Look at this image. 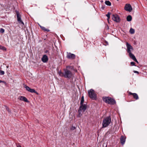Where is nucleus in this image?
<instances>
[{"label": "nucleus", "instance_id": "obj_1", "mask_svg": "<svg viewBox=\"0 0 147 147\" xmlns=\"http://www.w3.org/2000/svg\"><path fill=\"white\" fill-rule=\"evenodd\" d=\"M111 122V119L110 117H108L104 118L102 121V127H107Z\"/></svg>", "mask_w": 147, "mask_h": 147}, {"label": "nucleus", "instance_id": "obj_2", "mask_svg": "<svg viewBox=\"0 0 147 147\" xmlns=\"http://www.w3.org/2000/svg\"><path fill=\"white\" fill-rule=\"evenodd\" d=\"M126 46L127 49V52L128 53L130 57L134 55L131 53V52L133 51L134 49L132 47L129 43L127 42Z\"/></svg>", "mask_w": 147, "mask_h": 147}, {"label": "nucleus", "instance_id": "obj_3", "mask_svg": "<svg viewBox=\"0 0 147 147\" xmlns=\"http://www.w3.org/2000/svg\"><path fill=\"white\" fill-rule=\"evenodd\" d=\"M103 100L105 102L111 105H114L115 103V100L110 97H103Z\"/></svg>", "mask_w": 147, "mask_h": 147}, {"label": "nucleus", "instance_id": "obj_4", "mask_svg": "<svg viewBox=\"0 0 147 147\" xmlns=\"http://www.w3.org/2000/svg\"><path fill=\"white\" fill-rule=\"evenodd\" d=\"M89 97L92 99H95L96 97V94L95 93L94 90L93 89H90L88 91Z\"/></svg>", "mask_w": 147, "mask_h": 147}, {"label": "nucleus", "instance_id": "obj_5", "mask_svg": "<svg viewBox=\"0 0 147 147\" xmlns=\"http://www.w3.org/2000/svg\"><path fill=\"white\" fill-rule=\"evenodd\" d=\"M72 73L69 70L67 69L65 70L63 76L65 78H70L72 76Z\"/></svg>", "mask_w": 147, "mask_h": 147}, {"label": "nucleus", "instance_id": "obj_6", "mask_svg": "<svg viewBox=\"0 0 147 147\" xmlns=\"http://www.w3.org/2000/svg\"><path fill=\"white\" fill-rule=\"evenodd\" d=\"M124 9L127 11L131 12L132 10V8L130 4H126L125 6Z\"/></svg>", "mask_w": 147, "mask_h": 147}, {"label": "nucleus", "instance_id": "obj_7", "mask_svg": "<svg viewBox=\"0 0 147 147\" xmlns=\"http://www.w3.org/2000/svg\"><path fill=\"white\" fill-rule=\"evenodd\" d=\"M112 20L117 22H119L120 19L119 16L117 14H113L112 16Z\"/></svg>", "mask_w": 147, "mask_h": 147}, {"label": "nucleus", "instance_id": "obj_8", "mask_svg": "<svg viewBox=\"0 0 147 147\" xmlns=\"http://www.w3.org/2000/svg\"><path fill=\"white\" fill-rule=\"evenodd\" d=\"M16 12L17 16L18 21L20 23H21L23 25H24V23L21 20V16H20L19 12L18 11H16Z\"/></svg>", "mask_w": 147, "mask_h": 147}, {"label": "nucleus", "instance_id": "obj_9", "mask_svg": "<svg viewBox=\"0 0 147 147\" xmlns=\"http://www.w3.org/2000/svg\"><path fill=\"white\" fill-rule=\"evenodd\" d=\"M24 87L26 88V90L28 92L31 93H35L37 94H38L34 89L30 88L29 87L27 86L26 85L24 86Z\"/></svg>", "mask_w": 147, "mask_h": 147}, {"label": "nucleus", "instance_id": "obj_10", "mask_svg": "<svg viewBox=\"0 0 147 147\" xmlns=\"http://www.w3.org/2000/svg\"><path fill=\"white\" fill-rule=\"evenodd\" d=\"M87 108L86 105L85 104H82L81 105L80 107V108L79 110L81 111H83L84 112L86 109Z\"/></svg>", "mask_w": 147, "mask_h": 147}, {"label": "nucleus", "instance_id": "obj_11", "mask_svg": "<svg viewBox=\"0 0 147 147\" xmlns=\"http://www.w3.org/2000/svg\"><path fill=\"white\" fill-rule=\"evenodd\" d=\"M67 57L69 59H73L75 58V55L70 53H67Z\"/></svg>", "mask_w": 147, "mask_h": 147}, {"label": "nucleus", "instance_id": "obj_12", "mask_svg": "<svg viewBox=\"0 0 147 147\" xmlns=\"http://www.w3.org/2000/svg\"><path fill=\"white\" fill-rule=\"evenodd\" d=\"M48 60V57L46 55H43L42 58V61L44 63L47 62Z\"/></svg>", "mask_w": 147, "mask_h": 147}, {"label": "nucleus", "instance_id": "obj_13", "mask_svg": "<svg viewBox=\"0 0 147 147\" xmlns=\"http://www.w3.org/2000/svg\"><path fill=\"white\" fill-rule=\"evenodd\" d=\"M18 99L21 100L25 102H28V99L25 97L22 96H19L18 98Z\"/></svg>", "mask_w": 147, "mask_h": 147}, {"label": "nucleus", "instance_id": "obj_14", "mask_svg": "<svg viewBox=\"0 0 147 147\" xmlns=\"http://www.w3.org/2000/svg\"><path fill=\"white\" fill-rule=\"evenodd\" d=\"M129 93L131 95H132L134 98L137 100L138 99V96L137 94L135 93H132L130 92Z\"/></svg>", "mask_w": 147, "mask_h": 147}, {"label": "nucleus", "instance_id": "obj_15", "mask_svg": "<svg viewBox=\"0 0 147 147\" xmlns=\"http://www.w3.org/2000/svg\"><path fill=\"white\" fill-rule=\"evenodd\" d=\"M120 140L121 144L123 145L124 144L125 142V138L123 136H122L120 138Z\"/></svg>", "mask_w": 147, "mask_h": 147}, {"label": "nucleus", "instance_id": "obj_16", "mask_svg": "<svg viewBox=\"0 0 147 147\" xmlns=\"http://www.w3.org/2000/svg\"><path fill=\"white\" fill-rule=\"evenodd\" d=\"M127 21L129 22L131 21L132 20V17L131 16L129 15L127 17Z\"/></svg>", "mask_w": 147, "mask_h": 147}, {"label": "nucleus", "instance_id": "obj_17", "mask_svg": "<svg viewBox=\"0 0 147 147\" xmlns=\"http://www.w3.org/2000/svg\"><path fill=\"white\" fill-rule=\"evenodd\" d=\"M134 61H135L137 63H138V62L136 59L134 55L130 57Z\"/></svg>", "mask_w": 147, "mask_h": 147}, {"label": "nucleus", "instance_id": "obj_18", "mask_svg": "<svg viewBox=\"0 0 147 147\" xmlns=\"http://www.w3.org/2000/svg\"><path fill=\"white\" fill-rule=\"evenodd\" d=\"M105 4L107 5L110 6L111 5V3L109 1H107L105 2Z\"/></svg>", "mask_w": 147, "mask_h": 147}, {"label": "nucleus", "instance_id": "obj_19", "mask_svg": "<svg viewBox=\"0 0 147 147\" xmlns=\"http://www.w3.org/2000/svg\"><path fill=\"white\" fill-rule=\"evenodd\" d=\"M129 32L131 34H133L134 33V30L132 28H131L129 30Z\"/></svg>", "mask_w": 147, "mask_h": 147}, {"label": "nucleus", "instance_id": "obj_20", "mask_svg": "<svg viewBox=\"0 0 147 147\" xmlns=\"http://www.w3.org/2000/svg\"><path fill=\"white\" fill-rule=\"evenodd\" d=\"M84 96H82L81 99V102H80V104H84L83 103L84 102Z\"/></svg>", "mask_w": 147, "mask_h": 147}, {"label": "nucleus", "instance_id": "obj_21", "mask_svg": "<svg viewBox=\"0 0 147 147\" xmlns=\"http://www.w3.org/2000/svg\"><path fill=\"white\" fill-rule=\"evenodd\" d=\"M81 111H80L79 110H78V112L79 113V114L78 115V117H80L82 115V114L81 113Z\"/></svg>", "mask_w": 147, "mask_h": 147}, {"label": "nucleus", "instance_id": "obj_22", "mask_svg": "<svg viewBox=\"0 0 147 147\" xmlns=\"http://www.w3.org/2000/svg\"><path fill=\"white\" fill-rule=\"evenodd\" d=\"M106 16L108 17L107 20L109 22V20L110 18V13H108L106 15Z\"/></svg>", "mask_w": 147, "mask_h": 147}, {"label": "nucleus", "instance_id": "obj_23", "mask_svg": "<svg viewBox=\"0 0 147 147\" xmlns=\"http://www.w3.org/2000/svg\"><path fill=\"white\" fill-rule=\"evenodd\" d=\"M41 28L42 29V30H44L45 31H46L48 32L49 31V30L45 28L44 27L42 26V27H41Z\"/></svg>", "mask_w": 147, "mask_h": 147}, {"label": "nucleus", "instance_id": "obj_24", "mask_svg": "<svg viewBox=\"0 0 147 147\" xmlns=\"http://www.w3.org/2000/svg\"><path fill=\"white\" fill-rule=\"evenodd\" d=\"M4 72L2 70L0 71V74L1 75H3L4 74Z\"/></svg>", "mask_w": 147, "mask_h": 147}, {"label": "nucleus", "instance_id": "obj_25", "mask_svg": "<svg viewBox=\"0 0 147 147\" xmlns=\"http://www.w3.org/2000/svg\"><path fill=\"white\" fill-rule=\"evenodd\" d=\"M0 32L1 33H3L4 32V30L2 28H1L0 30Z\"/></svg>", "mask_w": 147, "mask_h": 147}, {"label": "nucleus", "instance_id": "obj_26", "mask_svg": "<svg viewBox=\"0 0 147 147\" xmlns=\"http://www.w3.org/2000/svg\"><path fill=\"white\" fill-rule=\"evenodd\" d=\"M59 74L60 76H63L64 73H62L60 71L59 72Z\"/></svg>", "mask_w": 147, "mask_h": 147}, {"label": "nucleus", "instance_id": "obj_27", "mask_svg": "<svg viewBox=\"0 0 147 147\" xmlns=\"http://www.w3.org/2000/svg\"><path fill=\"white\" fill-rule=\"evenodd\" d=\"M0 83H3L5 85H6V84H7L6 82H5L4 81H2V80H0Z\"/></svg>", "mask_w": 147, "mask_h": 147}, {"label": "nucleus", "instance_id": "obj_28", "mask_svg": "<svg viewBox=\"0 0 147 147\" xmlns=\"http://www.w3.org/2000/svg\"><path fill=\"white\" fill-rule=\"evenodd\" d=\"M1 49H2L3 50H6V49L5 47H3V46H1Z\"/></svg>", "mask_w": 147, "mask_h": 147}, {"label": "nucleus", "instance_id": "obj_29", "mask_svg": "<svg viewBox=\"0 0 147 147\" xmlns=\"http://www.w3.org/2000/svg\"><path fill=\"white\" fill-rule=\"evenodd\" d=\"M131 65H135V63L133 62H131L130 63Z\"/></svg>", "mask_w": 147, "mask_h": 147}, {"label": "nucleus", "instance_id": "obj_30", "mask_svg": "<svg viewBox=\"0 0 147 147\" xmlns=\"http://www.w3.org/2000/svg\"><path fill=\"white\" fill-rule=\"evenodd\" d=\"M134 73H137V74H138L139 73V72L138 71H134Z\"/></svg>", "mask_w": 147, "mask_h": 147}, {"label": "nucleus", "instance_id": "obj_31", "mask_svg": "<svg viewBox=\"0 0 147 147\" xmlns=\"http://www.w3.org/2000/svg\"><path fill=\"white\" fill-rule=\"evenodd\" d=\"M76 129V127H72V129L74 130V129Z\"/></svg>", "mask_w": 147, "mask_h": 147}, {"label": "nucleus", "instance_id": "obj_32", "mask_svg": "<svg viewBox=\"0 0 147 147\" xmlns=\"http://www.w3.org/2000/svg\"><path fill=\"white\" fill-rule=\"evenodd\" d=\"M17 147H22V146L20 145H18L17 146Z\"/></svg>", "mask_w": 147, "mask_h": 147}, {"label": "nucleus", "instance_id": "obj_33", "mask_svg": "<svg viewBox=\"0 0 147 147\" xmlns=\"http://www.w3.org/2000/svg\"><path fill=\"white\" fill-rule=\"evenodd\" d=\"M1 48V45H0V49Z\"/></svg>", "mask_w": 147, "mask_h": 147}, {"label": "nucleus", "instance_id": "obj_34", "mask_svg": "<svg viewBox=\"0 0 147 147\" xmlns=\"http://www.w3.org/2000/svg\"><path fill=\"white\" fill-rule=\"evenodd\" d=\"M117 0V1H119V0Z\"/></svg>", "mask_w": 147, "mask_h": 147}, {"label": "nucleus", "instance_id": "obj_35", "mask_svg": "<svg viewBox=\"0 0 147 147\" xmlns=\"http://www.w3.org/2000/svg\"><path fill=\"white\" fill-rule=\"evenodd\" d=\"M106 147H107V146H106Z\"/></svg>", "mask_w": 147, "mask_h": 147}]
</instances>
